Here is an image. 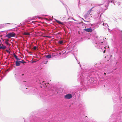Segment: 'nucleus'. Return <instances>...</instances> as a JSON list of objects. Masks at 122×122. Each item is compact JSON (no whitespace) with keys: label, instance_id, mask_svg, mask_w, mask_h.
<instances>
[{"label":"nucleus","instance_id":"f257e3e1","mask_svg":"<svg viewBox=\"0 0 122 122\" xmlns=\"http://www.w3.org/2000/svg\"><path fill=\"white\" fill-rule=\"evenodd\" d=\"M84 76L85 74L83 73H78V75L77 76L78 77V80L82 82L84 85H87L89 84L90 80L89 78V77L86 76L84 77Z\"/></svg>","mask_w":122,"mask_h":122},{"label":"nucleus","instance_id":"f03ea898","mask_svg":"<svg viewBox=\"0 0 122 122\" xmlns=\"http://www.w3.org/2000/svg\"><path fill=\"white\" fill-rule=\"evenodd\" d=\"M97 37L95 39L96 41V45H95V46L97 47V48L99 49L101 48L102 49L104 50V49L108 48H109L108 46L107 45L104 46L103 45L104 39L102 38H100L98 40H97Z\"/></svg>","mask_w":122,"mask_h":122},{"label":"nucleus","instance_id":"7ed1b4c3","mask_svg":"<svg viewBox=\"0 0 122 122\" xmlns=\"http://www.w3.org/2000/svg\"><path fill=\"white\" fill-rule=\"evenodd\" d=\"M114 50L116 52V53L115 56V58L121 61H122V51H121L120 52L117 47H115Z\"/></svg>","mask_w":122,"mask_h":122},{"label":"nucleus","instance_id":"20e7f679","mask_svg":"<svg viewBox=\"0 0 122 122\" xmlns=\"http://www.w3.org/2000/svg\"><path fill=\"white\" fill-rule=\"evenodd\" d=\"M37 17L35 16V17H30L28 18L25 20V22L26 23H31L35 24L36 22V21H32L31 22V21L32 20H34V18Z\"/></svg>","mask_w":122,"mask_h":122},{"label":"nucleus","instance_id":"39448f33","mask_svg":"<svg viewBox=\"0 0 122 122\" xmlns=\"http://www.w3.org/2000/svg\"><path fill=\"white\" fill-rule=\"evenodd\" d=\"M93 7L89 10L84 15V17L86 19L88 17H90L92 15L91 11Z\"/></svg>","mask_w":122,"mask_h":122},{"label":"nucleus","instance_id":"423d86ee","mask_svg":"<svg viewBox=\"0 0 122 122\" xmlns=\"http://www.w3.org/2000/svg\"><path fill=\"white\" fill-rule=\"evenodd\" d=\"M15 34L13 32H10L8 33L6 35V37L8 38H10L12 37H15Z\"/></svg>","mask_w":122,"mask_h":122},{"label":"nucleus","instance_id":"0eeeda50","mask_svg":"<svg viewBox=\"0 0 122 122\" xmlns=\"http://www.w3.org/2000/svg\"><path fill=\"white\" fill-rule=\"evenodd\" d=\"M72 97V95L70 93H68L65 96L64 98L65 99H69L71 98Z\"/></svg>","mask_w":122,"mask_h":122},{"label":"nucleus","instance_id":"6e6552de","mask_svg":"<svg viewBox=\"0 0 122 122\" xmlns=\"http://www.w3.org/2000/svg\"><path fill=\"white\" fill-rule=\"evenodd\" d=\"M84 30L86 31L89 32H91L92 31V30L91 28L85 29Z\"/></svg>","mask_w":122,"mask_h":122},{"label":"nucleus","instance_id":"1a4fd4ad","mask_svg":"<svg viewBox=\"0 0 122 122\" xmlns=\"http://www.w3.org/2000/svg\"><path fill=\"white\" fill-rule=\"evenodd\" d=\"M23 35H27L29 36H30V33L28 32H24L23 33Z\"/></svg>","mask_w":122,"mask_h":122},{"label":"nucleus","instance_id":"9d476101","mask_svg":"<svg viewBox=\"0 0 122 122\" xmlns=\"http://www.w3.org/2000/svg\"><path fill=\"white\" fill-rule=\"evenodd\" d=\"M16 66H19L20 65V61H15Z\"/></svg>","mask_w":122,"mask_h":122},{"label":"nucleus","instance_id":"9b49d317","mask_svg":"<svg viewBox=\"0 0 122 122\" xmlns=\"http://www.w3.org/2000/svg\"><path fill=\"white\" fill-rule=\"evenodd\" d=\"M49 84L48 83L46 84L45 83H44L43 82L42 83V85H43L44 87H47V86H48V85Z\"/></svg>","mask_w":122,"mask_h":122},{"label":"nucleus","instance_id":"f8f14e48","mask_svg":"<svg viewBox=\"0 0 122 122\" xmlns=\"http://www.w3.org/2000/svg\"><path fill=\"white\" fill-rule=\"evenodd\" d=\"M55 20L56 21V22L58 24L61 25H63V23L62 22H61L60 21L56 19H55Z\"/></svg>","mask_w":122,"mask_h":122},{"label":"nucleus","instance_id":"ddd939ff","mask_svg":"<svg viewBox=\"0 0 122 122\" xmlns=\"http://www.w3.org/2000/svg\"><path fill=\"white\" fill-rule=\"evenodd\" d=\"M6 24H0V28H2L4 27H5Z\"/></svg>","mask_w":122,"mask_h":122},{"label":"nucleus","instance_id":"4468645a","mask_svg":"<svg viewBox=\"0 0 122 122\" xmlns=\"http://www.w3.org/2000/svg\"><path fill=\"white\" fill-rule=\"evenodd\" d=\"M46 57L48 59H49L51 57V56L50 54H49L46 55Z\"/></svg>","mask_w":122,"mask_h":122},{"label":"nucleus","instance_id":"2eb2a0df","mask_svg":"<svg viewBox=\"0 0 122 122\" xmlns=\"http://www.w3.org/2000/svg\"><path fill=\"white\" fill-rule=\"evenodd\" d=\"M110 3H111L114 5H115V3L113 2V0H109L108 2V4H109Z\"/></svg>","mask_w":122,"mask_h":122},{"label":"nucleus","instance_id":"dca6fc26","mask_svg":"<svg viewBox=\"0 0 122 122\" xmlns=\"http://www.w3.org/2000/svg\"><path fill=\"white\" fill-rule=\"evenodd\" d=\"M6 48V47L5 46H3L0 47V48L3 49H5Z\"/></svg>","mask_w":122,"mask_h":122},{"label":"nucleus","instance_id":"f3484780","mask_svg":"<svg viewBox=\"0 0 122 122\" xmlns=\"http://www.w3.org/2000/svg\"><path fill=\"white\" fill-rule=\"evenodd\" d=\"M58 43L59 44H61V45L63 43V41L62 40L59 41H58Z\"/></svg>","mask_w":122,"mask_h":122},{"label":"nucleus","instance_id":"a211bd4d","mask_svg":"<svg viewBox=\"0 0 122 122\" xmlns=\"http://www.w3.org/2000/svg\"><path fill=\"white\" fill-rule=\"evenodd\" d=\"M9 41L8 40H6L5 41V43L7 45H8L9 44L8 41Z\"/></svg>","mask_w":122,"mask_h":122},{"label":"nucleus","instance_id":"6ab92c4d","mask_svg":"<svg viewBox=\"0 0 122 122\" xmlns=\"http://www.w3.org/2000/svg\"><path fill=\"white\" fill-rule=\"evenodd\" d=\"M25 122H31L30 120L29 119H27L25 120Z\"/></svg>","mask_w":122,"mask_h":122},{"label":"nucleus","instance_id":"aec40b11","mask_svg":"<svg viewBox=\"0 0 122 122\" xmlns=\"http://www.w3.org/2000/svg\"><path fill=\"white\" fill-rule=\"evenodd\" d=\"M5 24H6L5 25V27H7L8 26H9L10 25H11V23H5Z\"/></svg>","mask_w":122,"mask_h":122},{"label":"nucleus","instance_id":"412c9836","mask_svg":"<svg viewBox=\"0 0 122 122\" xmlns=\"http://www.w3.org/2000/svg\"><path fill=\"white\" fill-rule=\"evenodd\" d=\"M40 98L42 99H44V96H45L44 95H43V94H40Z\"/></svg>","mask_w":122,"mask_h":122},{"label":"nucleus","instance_id":"4be33fe9","mask_svg":"<svg viewBox=\"0 0 122 122\" xmlns=\"http://www.w3.org/2000/svg\"><path fill=\"white\" fill-rule=\"evenodd\" d=\"M104 71L105 72L107 73L108 74H109L110 73H112V71H110V72H108V71H107V70L106 69H104Z\"/></svg>","mask_w":122,"mask_h":122},{"label":"nucleus","instance_id":"5701e85b","mask_svg":"<svg viewBox=\"0 0 122 122\" xmlns=\"http://www.w3.org/2000/svg\"><path fill=\"white\" fill-rule=\"evenodd\" d=\"M13 55H14V57H15V58L16 59L17 58V56H16V55L15 53H14L13 54Z\"/></svg>","mask_w":122,"mask_h":122},{"label":"nucleus","instance_id":"b1692460","mask_svg":"<svg viewBox=\"0 0 122 122\" xmlns=\"http://www.w3.org/2000/svg\"><path fill=\"white\" fill-rule=\"evenodd\" d=\"M60 1L62 3V4L65 7V8L66 9V7L67 6L66 5L64 4L63 2H61V1L60 0Z\"/></svg>","mask_w":122,"mask_h":122},{"label":"nucleus","instance_id":"393cba45","mask_svg":"<svg viewBox=\"0 0 122 122\" xmlns=\"http://www.w3.org/2000/svg\"><path fill=\"white\" fill-rule=\"evenodd\" d=\"M43 62L44 64H46L47 63V60H45L43 61Z\"/></svg>","mask_w":122,"mask_h":122},{"label":"nucleus","instance_id":"a878e982","mask_svg":"<svg viewBox=\"0 0 122 122\" xmlns=\"http://www.w3.org/2000/svg\"><path fill=\"white\" fill-rule=\"evenodd\" d=\"M20 61V63H22L23 64H24V63H26V62L25 61Z\"/></svg>","mask_w":122,"mask_h":122},{"label":"nucleus","instance_id":"bb28decb","mask_svg":"<svg viewBox=\"0 0 122 122\" xmlns=\"http://www.w3.org/2000/svg\"><path fill=\"white\" fill-rule=\"evenodd\" d=\"M37 48V47L36 46H34L33 47V49L34 50H36Z\"/></svg>","mask_w":122,"mask_h":122},{"label":"nucleus","instance_id":"cd10ccee","mask_svg":"<svg viewBox=\"0 0 122 122\" xmlns=\"http://www.w3.org/2000/svg\"><path fill=\"white\" fill-rule=\"evenodd\" d=\"M121 109H120V110L119 111L120 112H121V113H122V108L121 107Z\"/></svg>","mask_w":122,"mask_h":122},{"label":"nucleus","instance_id":"c85d7f7f","mask_svg":"<svg viewBox=\"0 0 122 122\" xmlns=\"http://www.w3.org/2000/svg\"><path fill=\"white\" fill-rule=\"evenodd\" d=\"M16 59L17 60H20V59L18 57Z\"/></svg>","mask_w":122,"mask_h":122},{"label":"nucleus","instance_id":"c756f323","mask_svg":"<svg viewBox=\"0 0 122 122\" xmlns=\"http://www.w3.org/2000/svg\"><path fill=\"white\" fill-rule=\"evenodd\" d=\"M78 5H79V3H80V0H78Z\"/></svg>","mask_w":122,"mask_h":122},{"label":"nucleus","instance_id":"7c9ffc66","mask_svg":"<svg viewBox=\"0 0 122 122\" xmlns=\"http://www.w3.org/2000/svg\"><path fill=\"white\" fill-rule=\"evenodd\" d=\"M6 51L7 52H9V53L10 52V51H9L8 50H6Z\"/></svg>","mask_w":122,"mask_h":122},{"label":"nucleus","instance_id":"2f4dec72","mask_svg":"<svg viewBox=\"0 0 122 122\" xmlns=\"http://www.w3.org/2000/svg\"><path fill=\"white\" fill-rule=\"evenodd\" d=\"M105 26H108V25L107 24H105Z\"/></svg>","mask_w":122,"mask_h":122},{"label":"nucleus","instance_id":"473e14b6","mask_svg":"<svg viewBox=\"0 0 122 122\" xmlns=\"http://www.w3.org/2000/svg\"><path fill=\"white\" fill-rule=\"evenodd\" d=\"M78 64H79L80 66V67H81V64H80V62H79V63H78Z\"/></svg>","mask_w":122,"mask_h":122},{"label":"nucleus","instance_id":"72a5a7b5","mask_svg":"<svg viewBox=\"0 0 122 122\" xmlns=\"http://www.w3.org/2000/svg\"><path fill=\"white\" fill-rule=\"evenodd\" d=\"M85 117V118L86 119V118H87V116Z\"/></svg>","mask_w":122,"mask_h":122},{"label":"nucleus","instance_id":"f704fd0d","mask_svg":"<svg viewBox=\"0 0 122 122\" xmlns=\"http://www.w3.org/2000/svg\"><path fill=\"white\" fill-rule=\"evenodd\" d=\"M24 75V74H22V76H23Z\"/></svg>","mask_w":122,"mask_h":122},{"label":"nucleus","instance_id":"c9c22d12","mask_svg":"<svg viewBox=\"0 0 122 122\" xmlns=\"http://www.w3.org/2000/svg\"><path fill=\"white\" fill-rule=\"evenodd\" d=\"M104 75H105L104 76H105V74L106 73H105V72H104Z\"/></svg>","mask_w":122,"mask_h":122},{"label":"nucleus","instance_id":"e433bc0d","mask_svg":"<svg viewBox=\"0 0 122 122\" xmlns=\"http://www.w3.org/2000/svg\"><path fill=\"white\" fill-rule=\"evenodd\" d=\"M15 77H16V74H15Z\"/></svg>","mask_w":122,"mask_h":122},{"label":"nucleus","instance_id":"4c0bfd02","mask_svg":"<svg viewBox=\"0 0 122 122\" xmlns=\"http://www.w3.org/2000/svg\"><path fill=\"white\" fill-rule=\"evenodd\" d=\"M105 50H104V52H103L104 53L105 52Z\"/></svg>","mask_w":122,"mask_h":122},{"label":"nucleus","instance_id":"58836bf2","mask_svg":"<svg viewBox=\"0 0 122 122\" xmlns=\"http://www.w3.org/2000/svg\"><path fill=\"white\" fill-rule=\"evenodd\" d=\"M108 30L109 31V29L108 28Z\"/></svg>","mask_w":122,"mask_h":122},{"label":"nucleus","instance_id":"ea45409f","mask_svg":"<svg viewBox=\"0 0 122 122\" xmlns=\"http://www.w3.org/2000/svg\"><path fill=\"white\" fill-rule=\"evenodd\" d=\"M103 25H104V23H103Z\"/></svg>","mask_w":122,"mask_h":122},{"label":"nucleus","instance_id":"a19ab883","mask_svg":"<svg viewBox=\"0 0 122 122\" xmlns=\"http://www.w3.org/2000/svg\"><path fill=\"white\" fill-rule=\"evenodd\" d=\"M82 19L84 21H85V20H84V19H83V18H82Z\"/></svg>","mask_w":122,"mask_h":122},{"label":"nucleus","instance_id":"79ce46f5","mask_svg":"<svg viewBox=\"0 0 122 122\" xmlns=\"http://www.w3.org/2000/svg\"><path fill=\"white\" fill-rule=\"evenodd\" d=\"M41 88H42V86H41Z\"/></svg>","mask_w":122,"mask_h":122},{"label":"nucleus","instance_id":"37998d69","mask_svg":"<svg viewBox=\"0 0 122 122\" xmlns=\"http://www.w3.org/2000/svg\"><path fill=\"white\" fill-rule=\"evenodd\" d=\"M76 60H77V59H76Z\"/></svg>","mask_w":122,"mask_h":122},{"label":"nucleus","instance_id":"c03bdc74","mask_svg":"<svg viewBox=\"0 0 122 122\" xmlns=\"http://www.w3.org/2000/svg\"><path fill=\"white\" fill-rule=\"evenodd\" d=\"M36 61H34V62H35Z\"/></svg>","mask_w":122,"mask_h":122},{"label":"nucleus","instance_id":"a18cd8bd","mask_svg":"<svg viewBox=\"0 0 122 122\" xmlns=\"http://www.w3.org/2000/svg\"><path fill=\"white\" fill-rule=\"evenodd\" d=\"M106 5H105V6H106ZM106 6H107V5H106Z\"/></svg>","mask_w":122,"mask_h":122},{"label":"nucleus","instance_id":"49530a36","mask_svg":"<svg viewBox=\"0 0 122 122\" xmlns=\"http://www.w3.org/2000/svg\"><path fill=\"white\" fill-rule=\"evenodd\" d=\"M108 4H108H107V5H108V4Z\"/></svg>","mask_w":122,"mask_h":122}]
</instances>
